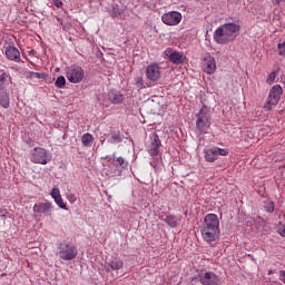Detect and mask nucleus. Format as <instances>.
Listing matches in <instances>:
<instances>
[{"label":"nucleus","instance_id":"f257e3e1","mask_svg":"<svg viewBox=\"0 0 285 285\" xmlns=\"http://www.w3.org/2000/svg\"><path fill=\"white\" fill-rule=\"evenodd\" d=\"M219 217L217 214H207L200 227V235L207 244H215L219 240Z\"/></svg>","mask_w":285,"mask_h":285},{"label":"nucleus","instance_id":"f03ea898","mask_svg":"<svg viewBox=\"0 0 285 285\" xmlns=\"http://www.w3.org/2000/svg\"><path fill=\"white\" fill-rule=\"evenodd\" d=\"M239 30H242L239 24L225 23L214 32V40L220 46L230 43V41H235L237 35H239Z\"/></svg>","mask_w":285,"mask_h":285},{"label":"nucleus","instance_id":"7ed1b4c3","mask_svg":"<svg viewBox=\"0 0 285 285\" xmlns=\"http://www.w3.org/2000/svg\"><path fill=\"white\" fill-rule=\"evenodd\" d=\"M58 255L63 262H72V259H77L79 252L77 250V246H75V244L63 242L58 246Z\"/></svg>","mask_w":285,"mask_h":285},{"label":"nucleus","instance_id":"20e7f679","mask_svg":"<svg viewBox=\"0 0 285 285\" xmlns=\"http://www.w3.org/2000/svg\"><path fill=\"white\" fill-rule=\"evenodd\" d=\"M208 128H210V114L208 107L203 106L197 115L196 130H198L200 135H204Z\"/></svg>","mask_w":285,"mask_h":285},{"label":"nucleus","instance_id":"39448f33","mask_svg":"<svg viewBox=\"0 0 285 285\" xmlns=\"http://www.w3.org/2000/svg\"><path fill=\"white\" fill-rule=\"evenodd\" d=\"M283 92L284 90L282 89V86L276 85L272 87V89L269 90L267 100L264 105L265 110H273V108H275V106L279 104V99H282Z\"/></svg>","mask_w":285,"mask_h":285},{"label":"nucleus","instance_id":"423d86ee","mask_svg":"<svg viewBox=\"0 0 285 285\" xmlns=\"http://www.w3.org/2000/svg\"><path fill=\"white\" fill-rule=\"evenodd\" d=\"M50 159L51 157L48 155V150L43 147H36L30 151V161H32V164L46 166Z\"/></svg>","mask_w":285,"mask_h":285},{"label":"nucleus","instance_id":"0eeeda50","mask_svg":"<svg viewBox=\"0 0 285 285\" xmlns=\"http://www.w3.org/2000/svg\"><path fill=\"white\" fill-rule=\"evenodd\" d=\"M83 69L78 66H71L67 69V79L70 83H81L83 81Z\"/></svg>","mask_w":285,"mask_h":285},{"label":"nucleus","instance_id":"6e6552de","mask_svg":"<svg viewBox=\"0 0 285 285\" xmlns=\"http://www.w3.org/2000/svg\"><path fill=\"white\" fill-rule=\"evenodd\" d=\"M181 19V12L179 11H168L161 16V21L165 26H179Z\"/></svg>","mask_w":285,"mask_h":285},{"label":"nucleus","instance_id":"1a4fd4ad","mask_svg":"<svg viewBox=\"0 0 285 285\" xmlns=\"http://www.w3.org/2000/svg\"><path fill=\"white\" fill-rule=\"evenodd\" d=\"M111 104L119 105L124 104V95L116 90H110L107 95L104 96L102 106H110Z\"/></svg>","mask_w":285,"mask_h":285},{"label":"nucleus","instance_id":"9d476101","mask_svg":"<svg viewBox=\"0 0 285 285\" xmlns=\"http://www.w3.org/2000/svg\"><path fill=\"white\" fill-rule=\"evenodd\" d=\"M202 68L203 72H206V75H215L217 71V61L215 60V57L207 53L203 59Z\"/></svg>","mask_w":285,"mask_h":285},{"label":"nucleus","instance_id":"9b49d317","mask_svg":"<svg viewBox=\"0 0 285 285\" xmlns=\"http://www.w3.org/2000/svg\"><path fill=\"white\" fill-rule=\"evenodd\" d=\"M146 77L149 81H159V79H161V67H159V63H150L146 68Z\"/></svg>","mask_w":285,"mask_h":285},{"label":"nucleus","instance_id":"f8f14e48","mask_svg":"<svg viewBox=\"0 0 285 285\" xmlns=\"http://www.w3.org/2000/svg\"><path fill=\"white\" fill-rule=\"evenodd\" d=\"M202 285H219V276L213 272H203L198 275Z\"/></svg>","mask_w":285,"mask_h":285},{"label":"nucleus","instance_id":"ddd939ff","mask_svg":"<svg viewBox=\"0 0 285 285\" xmlns=\"http://www.w3.org/2000/svg\"><path fill=\"white\" fill-rule=\"evenodd\" d=\"M53 208L55 206L50 202L38 203L33 205V213H37L38 215H45V217H48V215H51Z\"/></svg>","mask_w":285,"mask_h":285},{"label":"nucleus","instance_id":"4468645a","mask_svg":"<svg viewBox=\"0 0 285 285\" xmlns=\"http://www.w3.org/2000/svg\"><path fill=\"white\" fill-rule=\"evenodd\" d=\"M161 146V140L157 134L150 137V144L148 146V153L151 157H157L159 155V147Z\"/></svg>","mask_w":285,"mask_h":285},{"label":"nucleus","instance_id":"2eb2a0df","mask_svg":"<svg viewBox=\"0 0 285 285\" xmlns=\"http://www.w3.org/2000/svg\"><path fill=\"white\" fill-rule=\"evenodd\" d=\"M6 57L10 61H16V63H19V61H21V52L14 46H9L6 48Z\"/></svg>","mask_w":285,"mask_h":285},{"label":"nucleus","instance_id":"dca6fc26","mask_svg":"<svg viewBox=\"0 0 285 285\" xmlns=\"http://www.w3.org/2000/svg\"><path fill=\"white\" fill-rule=\"evenodd\" d=\"M108 161H111L114 168H116L118 173H122L126 170V168H128V161L124 159V157L108 158Z\"/></svg>","mask_w":285,"mask_h":285},{"label":"nucleus","instance_id":"f3484780","mask_svg":"<svg viewBox=\"0 0 285 285\" xmlns=\"http://www.w3.org/2000/svg\"><path fill=\"white\" fill-rule=\"evenodd\" d=\"M124 268V261L121 258H114L106 264V272L112 273V271H121Z\"/></svg>","mask_w":285,"mask_h":285},{"label":"nucleus","instance_id":"a211bd4d","mask_svg":"<svg viewBox=\"0 0 285 285\" xmlns=\"http://www.w3.org/2000/svg\"><path fill=\"white\" fill-rule=\"evenodd\" d=\"M169 61H171V63H175L176 66H179L184 63V61H186V56H184V53L179 51H173L169 55Z\"/></svg>","mask_w":285,"mask_h":285},{"label":"nucleus","instance_id":"6ab92c4d","mask_svg":"<svg viewBox=\"0 0 285 285\" xmlns=\"http://www.w3.org/2000/svg\"><path fill=\"white\" fill-rule=\"evenodd\" d=\"M0 106L2 108H10V96L3 89H0Z\"/></svg>","mask_w":285,"mask_h":285},{"label":"nucleus","instance_id":"aec40b11","mask_svg":"<svg viewBox=\"0 0 285 285\" xmlns=\"http://www.w3.org/2000/svg\"><path fill=\"white\" fill-rule=\"evenodd\" d=\"M205 160L209 164H213V161H217V150L215 148L212 149H205Z\"/></svg>","mask_w":285,"mask_h":285},{"label":"nucleus","instance_id":"412c9836","mask_svg":"<svg viewBox=\"0 0 285 285\" xmlns=\"http://www.w3.org/2000/svg\"><path fill=\"white\" fill-rule=\"evenodd\" d=\"M166 225L170 226V228H177L179 226V218L174 215H169L165 218Z\"/></svg>","mask_w":285,"mask_h":285},{"label":"nucleus","instance_id":"4be33fe9","mask_svg":"<svg viewBox=\"0 0 285 285\" xmlns=\"http://www.w3.org/2000/svg\"><path fill=\"white\" fill-rule=\"evenodd\" d=\"M9 79H10V75L6 72V70L0 69V90H3V86L8 83Z\"/></svg>","mask_w":285,"mask_h":285},{"label":"nucleus","instance_id":"5701e85b","mask_svg":"<svg viewBox=\"0 0 285 285\" xmlns=\"http://www.w3.org/2000/svg\"><path fill=\"white\" fill-rule=\"evenodd\" d=\"M47 75L43 72L28 71L27 79H46Z\"/></svg>","mask_w":285,"mask_h":285},{"label":"nucleus","instance_id":"b1692460","mask_svg":"<svg viewBox=\"0 0 285 285\" xmlns=\"http://www.w3.org/2000/svg\"><path fill=\"white\" fill-rule=\"evenodd\" d=\"M81 141L83 146H90V142L95 141V138L92 137V134H85L81 137Z\"/></svg>","mask_w":285,"mask_h":285},{"label":"nucleus","instance_id":"393cba45","mask_svg":"<svg viewBox=\"0 0 285 285\" xmlns=\"http://www.w3.org/2000/svg\"><path fill=\"white\" fill-rule=\"evenodd\" d=\"M56 88H63L66 86V77L59 76L55 82Z\"/></svg>","mask_w":285,"mask_h":285},{"label":"nucleus","instance_id":"a878e982","mask_svg":"<svg viewBox=\"0 0 285 285\" xmlns=\"http://www.w3.org/2000/svg\"><path fill=\"white\" fill-rule=\"evenodd\" d=\"M53 200L57 206H59V208H62L63 210L67 209L66 203H63V198L61 196H59L58 198H53Z\"/></svg>","mask_w":285,"mask_h":285},{"label":"nucleus","instance_id":"bb28decb","mask_svg":"<svg viewBox=\"0 0 285 285\" xmlns=\"http://www.w3.org/2000/svg\"><path fill=\"white\" fill-rule=\"evenodd\" d=\"M135 83L137 88H144V78L141 76H138L135 78Z\"/></svg>","mask_w":285,"mask_h":285},{"label":"nucleus","instance_id":"cd10ccee","mask_svg":"<svg viewBox=\"0 0 285 285\" xmlns=\"http://www.w3.org/2000/svg\"><path fill=\"white\" fill-rule=\"evenodd\" d=\"M51 197H52V199H57V198L61 197V191L59 190V188H57V187L52 188Z\"/></svg>","mask_w":285,"mask_h":285},{"label":"nucleus","instance_id":"c85d7f7f","mask_svg":"<svg viewBox=\"0 0 285 285\" xmlns=\"http://www.w3.org/2000/svg\"><path fill=\"white\" fill-rule=\"evenodd\" d=\"M215 150H216L217 157H219V155H220L222 157H226V155H228V151H227L226 149L215 147Z\"/></svg>","mask_w":285,"mask_h":285},{"label":"nucleus","instance_id":"c756f323","mask_svg":"<svg viewBox=\"0 0 285 285\" xmlns=\"http://www.w3.org/2000/svg\"><path fill=\"white\" fill-rule=\"evenodd\" d=\"M266 212L267 213H275V203L269 202L265 205Z\"/></svg>","mask_w":285,"mask_h":285},{"label":"nucleus","instance_id":"7c9ffc66","mask_svg":"<svg viewBox=\"0 0 285 285\" xmlns=\"http://www.w3.org/2000/svg\"><path fill=\"white\" fill-rule=\"evenodd\" d=\"M276 77H277V73H276L275 71L271 72V73L268 75V77H267L266 82H267V83H273V82L275 81Z\"/></svg>","mask_w":285,"mask_h":285},{"label":"nucleus","instance_id":"2f4dec72","mask_svg":"<svg viewBox=\"0 0 285 285\" xmlns=\"http://www.w3.org/2000/svg\"><path fill=\"white\" fill-rule=\"evenodd\" d=\"M277 48H278V55L284 56L285 55V41L283 43H278Z\"/></svg>","mask_w":285,"mask_h":285},{"label":"nucleus","instance_id":"473e14b6","mask_svg":"<svg viewBox=\"0 0 285 285\" xmlns=\"http://www.w3.org/2000/svg\"><path fill=\"white\" fill-rule=\"evenodd\" d=\"M119 142H121V138L117 135H114L111 137L110 144H119Z\"/></svg>","mask_w":285,"mask_h":285},{"label":"nucleus","instance_id":"72a5a7b5","mask_svg":"<svg viewBox=\"0 0 285 285\" xmlns=\"http://www.w3.org/2000/svg\"><path fill=\"white\" fill-rule=\"evenodd\" d=\"M277 233H279V235H282V237H285V225L279 224V226L277 228Z\"/></svg>","mask_w":285,"mask_h":285},{"label":"nucleus","instance_id":"f704fd0d","mask_svg":"<svg viewBox=\"0 0 285 285\" xmlns=\"http://www.w3.org/2000/svg\"><path fill=\"white\" fill-rule=\"evenodd\" d=\"M112 14H114V17H121V14H124V10H121V9H114V11H112Z\"/></svg>","mask_w":285,"mask_h":285},{"label":"nucleus","instance_id":"c9c22d12","mask_svg":"<svg viewBox=\"0 0 285 285\" xmlns=\"http://www.w3.org/2000/svg\"><path fill=\"white\" fill-rule=\"evenodd\" d=\"M53 6H56V8H63V1H61V0H53Z\"/></svg>","mask_w":285,"mask_h":285},{"label":"nucleus","instance_id":"e433bc0d","mask_svg":"<svg viewBox=\"0 0 285 285\" xmlns=\"http://www.w3.org/2000/svg\"><path fill=\"white\" fill-rule=\"evenodd\" d=\"M72 28V23H70V22H67V23H65L63 26H62V30H65V31H68V30H70Z\"/></svg>","mask_w":285,"mask_h":285},{"label":"nucleus","instance_id":"4c0bfd02","mask_svg":"<svg viewBox=\"0 0 285 285\" xmlns=\"http://www.w3.org/2000/svg\"><path fill=\"white\" fill-rule=\"evenodd\" d=\"M150 164H151L153 168L156 170V173L160 170L159 166H157L156 160L151 161Z\"/></svg>","mask_w":285,"mask_h":285},{"label":"nucleus","instance_id":"58836bf2","mask_svg":"<svg viewBox=\"0 0 285 285\" xmlns=\"http://www.w3.org/2000/svg\"><path fill=\"white\" fill-rule=\"evenodd\" d=\"M279 279L285 284V271L279 272Z\"/></svg>","mask_w":285,"mask_h":285},{"label":"nucleus","instance_id":"ea45409f","mask_svg":"<svg viewBox=\"0 0 285 285\" xmlns=\"http://www.w3.org/2000/svg\"><path fill=\"white\" fill-rule=\"evenodd\" d=\"M282 1H285V0H274V3H275V6H279V3H282Z\"/></svg>","mask_w":285,"mask_h":285},{"label":"nucleus","instance_id":"a19ab883","mask_svg":"<svg viewBox=\"0 0 285 285\" xmlns=\"http://www.w3.org/2000/svg\"><path fill=\"white\" fill-rule=\"evenodd\" d=\"M273 273V271H269L268 274L271 275Z\"/></svg>","mask_w":285,"mask_h":285}]
</instances>
